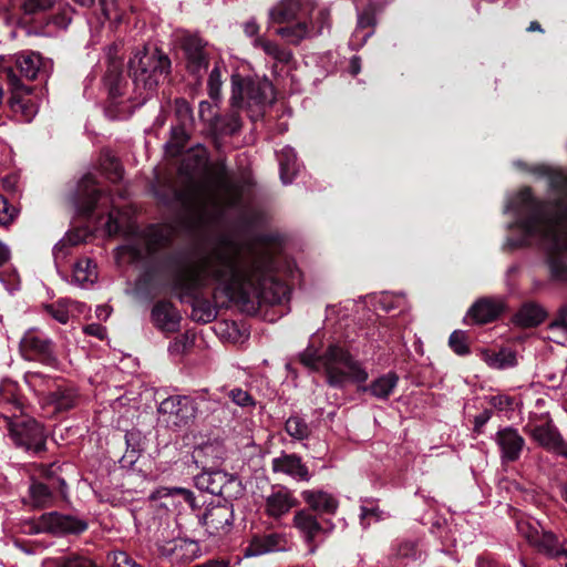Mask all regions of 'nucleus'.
I'll return each mask as SVG.
<instances>
[{"label":"nucleus","mask_w":567,"mask_h":567,"mask_svg":"<svg viewBox=\"0 0 567 567\" xmlns=\"http://www.w3.org/2000/svg\"><path fill=\"white\" fill-rule=\"evenodd\" d=\"M277 262L272 246L244 244L220 234L193 261L179 268L173 287L181 301L193 302L194 320L209 322L215 312L208 303H199L197 297L212 285L229 301L244 307L287 301L290 287L281 280Z\"/></svg>","instance_id":"nucleus-1"},{"label":"nucleus","mask_w":567,"mask_h":567,"mask_svg":"<svg viewBox=\"0 0 567 567\" xmlns=\"http://www.w3.org/2000/svg\"><path fill=\"white\" fill-rule=\"evenodd\" d=\"M548 185L555 193L553 202L535 198L530 188L524 187L512 196L505 210L515 221L511 226L519 236L509 239L513 246L540 243L547 250L548 265L555 280H567V172L545 168Z\"/></svg>","instance_id":"nucleus-2"},{"label":"nucleus","mask_w":567,"mask_h":567,"mask_svg":"<svg viewBox=\"0 0 567 567\" xmlns=\"http://www.w3.org/2000/svg\"><path fill=\"white\" fill-rule=\"evenodd\" d=\"M207 151L198 146L184 158L183 167L192 169V182L185 194L192 218L198 227L219 231L227 206L234 205V187L221 174L207 171Z\"/></svg>","instance_id":"nucleus-3"},{"label":"nucleus","mask_w":567,"mask_h":567,"mask_svg":"<svg viewBox=\"0 0 567 567\" xmlns=\"http://www.w3.org/2000/svg\"><path fill=\"white\" fill-rule=\"evenodd\" d=\"M300 362L313 371L322 372L326 383L334 389H344L349 383L363 384L369 379L363 363L337 343H330L322 351L312 344L308 346L300 353Z\"/></svg>","instance_id":"nucleus-4"},{"label":"nucleus","mask_w":567,"mask_h":567,"mask_svg":"<svg viewBox=\"0 0 567 567\" xmlns=\"http://www.w3.org/2000/svg\"><path fill=\"white\" fill-rule=\"evenodd\" d=\"M171 61L158 49L146 47L137 49L128 60V74L143 102L146 101L164 81L169 72Z\"/></svg>","instance_id":"nucleus-5"},{"label":"nucleus","mask_w":567,"mask_h":567,"mask_svg":"<svg viewBox=\"0 0 567 567\" xmlns=\"http://www.w3.org/2000/svg\"><path fill=\"white\" fill-rule=\"evenodd\" d=\"M231 86L233 106L246 107L251 120L261 116L265 106L271 104L275 100L274 86L267 79H244L239 74H234Z\"/></svg>","instance_id":"nucleus-6"},{"label":"nucleus","mask_w":567,"mask_h":567,"mask_svg":"<svg viewBox=\"0 0 567 567\" xmlns=\"http://www.w3.org/2000/svg\"><path fill=\"white\" fill-rule=\"evenodd\" d=\"M523 430L547 452L567 458V441L564 440L548 413H530Z\"/></svg>","instance_id":"nucleus-7"},{"label":"nucleus","mask_w":567,"mask_h":567,"mask_svg":"<svg viewBox=\"0 0 567 567\" xmlns=\"http://www.w3.org/2000/svg\"><path fill=\"white\" fill-rule=\"evenodd\" d=\"M50 68V62L44 61L38 52L33 51L0 58V74L8 79L7 69H10L13 78L22 79L24 83L47 75Z\"/></svg>","instance_id":"nucleus-8"},{"label":"nucleus","mask_w":567,"mask_h":567,"mask_svg":"<svg viewBox=\"0 0 567 567\" xmlns=\"http://www.w3.org/2000/svg\"><path fill=\"white\" fill-rule=\"evenodd\" d=\"M167 237L158 226H148L117 249L118 261L135 262L155 252L166 243Z\"/></svg>","instance_id":"nucleus-9"},{"label":"nucleus","mask_w":567,"mask_h":567,"mask_svg":"<svg viewBox=\"0 0 567 567\" xmlns=\"http://www.w3.org/2000/svg\"><path fill=\"white\" fill-rule=\"evenodd\" d=\"M157 412L159 420L169 427H184L189 425L196 416L195 401L189 396L173 395L163 400Z\"/></svg>","instance_id":"nucleus-10"},{"label":"nucleus","mask_w":567,"mask_h":567,"mask_svg":"<svg viewBox=\"0 0 567 567\" xmlns=\"http://www.w3.org/2000/svg\"><path fill=\"white\" fill-rule=\"evenodd\" d=\"M22 357L30 361H39L47 365H55L56 357L52 341L38 329H29L20 341Z\"/></svg>","instance_id":"nucleus-11"},{"label":"nucleus","mask_w":567,"mask_h":567,"mask_svg":"<svg viewBox=\"0 0 567 567\" xmlns=\"http://www.w3.org/2000/svg\"><path fill=\"white\" fill-rule=\"evenodd\" d=\"M8 79H4L8 85L10 97L8 100L10 109L22 116L25 121H31L37 114V105L31 96L32 86L24 83L22 79L13 78L10 69Z\"/></svg>","instance_id":"nucleus-12"},{"label":"nucleus","mask_w":567,"mask_h":567,"mask_svg":"<svg viewBox=\"0 0 567 567\" xmlns=\"http://www.w3.org/2000/svg\"><path fill=\"white\" fill-rule=\"evenodd\" d=\"M86 528V522L58 512L42 514L34 523L35 533H51L54 535L81 534Z\"/></svg>","instance_id":"nucleus-13"},{"label":"nucleus","mask_w":567,"mask_h":567,"mask_svg":"<svg viewBox=\"0 0 567 567\" xmlns=\"http://www.w3.org/2000/svg\"><path fill=\"white\" fill-rule=\"evenodd\" d=\"M10 435L16 445L22 446L34 454L45 450L47 433L44 427L35 420L12 425Z\"/></svg>","instance_id":"nucleus-14"},{"label":"nucleus","mask_w":567,"mask_h":567,"mask_svg":"<svg viewBox=\"0 0 567 567\" xmlns=\"http://www.w3.org/2000/svg\"><path fill=\"white\" fill-rule=\"evenodd\" d=\"M293 525L301 534L311 554L317 550L328 534V530L323 528L317 517L306 509L298 511L295 514Z\"/></svg>","instance_id":"nucleus-15"},{"label":"nucleus","mask_w":567,"mask_h":567,"mask_svg":"<svg viewBox=\"0 0 567 567\" xmlns=\"http://www.w3.org/2000/svg\"><path fill=\"white\" fill-rule=\"evenodd\" d=\"M495 442L501 451V458L505 463L517 461L525 446L524 437L511 426L499 430L495 435Z\"/></svg>","instance_id":"nucleus-16"},{"label":"nucleus","mask_w":567,"mask_h":567,"mask_svg":"<svg viewBox=\"0 0 567 567\" xmlns=\"http://www.w3.org/2000/svg\"><path fill=\"white\" fill-rule=\"evenodd\" d=\"M151 320L155 328L168 334L178 331L181 315L172 302L157 301L152 308Z\"/></svg>","instance_id":"nucleus-17"},{"label":"nucleus","mask_w":567,"mask_h":567,"mask_svg":"<svg viewBox=\"0 0 567 567\" xmlns=\"http://www.w3.org/2000/svg\"><path fill=\"white\" fill-rule=\"evenodd\" d=\"M297 505L298 501L293 493L285 486H278L266 497L265 512L269 517L280 518Z\"/></svg>","instance_id":"nucleus-18"},{"label":"nucleus","mask_w":567,"mask_h":567,"mask_svg":"<svg viewBox=\"0 0 567 567\" xmlns=\"http://www.w3.org/2000/svg\"><path fill=\"white\" fill-rule=\"evenodd\" d=\"M308 16L312 20V11L309 12L298 0H281L269 10V22L291 23L307 19Z\"/></svg>","instance_id":"nucleus-19"},{"label":"nucleus","mask_w":567,"mask_h":567,"mask_svg":"<svg viewBox=\"0 0 567 567\" xmlns=\"http://www.w3.org/2000/svg\"><path fill=\"white\" fill-rule=\"evenodd\" d=\"M289 547V539L285 534L271 533L256 536L245 549L248 557L264 555L270 551H281Z\"/></svg>","instance_id":"nucleus-20"},{"label":"nucleus","mask_w":567,"mask_h":567,"mask_svg":"<svg viewBox=\"0 0 567 567\" xmlns=\"http://www.w3.org/2000/svg\"><path fill=\"white\" fill-rule=\"evenodd\" d=\"M207 43L197 35H186L183 40V49L187 59V66L193 73L206 69L208 65Z\"/></svg>","instance_id":"nucleus-21"},{"label":"nucleus","mask_w":567,"mask_h":567,"mask_svg":"<svg viewBox=\"0 0 567 567\" xmlns=\"http://www.w3.org/2000/svg\"><path fill=\"white\" fill-rule=\"evenodd\" d=\"M95 186L96 181L91 174L85 175L78 184L76 205L81 214L85 216L93 214L102 196Z\"/></svg>","instance_id":"nucleus-22"},{"label":"nucleus","mask_w":567,"mask_h":567,"mask_svg":"<svg viewBox=\"0 0 567 567\" xmlns=\"http://www.w3.org/2000/svg\"><path fill=\"white\" fill-rule=\"evenodd\" d=\"M271 466L275 473H282L296 481L308 482L310 480L308 467L296 454H282L276 457L272 460Z\"/></svg>","instance_id":"nucleus-23"},{"label":"nucleus","mask_w":567,"mask_h":567,"mask_svg":"<svg viewBox=\"0 0 567 567\" xmlns=\"http://www.w3.org/2000/svg\"><path fill=\"white\" fill-rule=\"evenodd\" d=\"M233 512L227 505H214L204 512L202 524L210 535L218 534L230 526Z\"/></svg>","instance_id":"nucleus-24"},{"label":"nucleus","mask_w":567,"mask_h":567,"mask_svg":"<svg viewBox=\"0 0 567 567\" xmlns=\"http://www.w3.org/2000/svg\"><path fill=\"white\" fill-rule=\"evenodd\" d=\"M161 553L165 556H173L176 560L188 561L197 558L200 548L197 542L185 538H176L159 547Z\"/></svg>","instance_id":"nucleus-25"},{"label":"nucleus","mask_w":567,"mask_h":567,"mask_svg":"<svg viewBox=\"0 0 567 567\" xmlns=\"http://www.w3.org/2000/svg\"><path fill=\"white\" fill-rule=\"evenodd\" d=\"M306 504L318 514L333 515L339 506L337 497L322 489H307L301 493Z\"/></svg>","instance_id":"nucleus-26"},{"label":"nucleus","mask_w":567,"mask_h":567,"mask_svg":"<svg viewBox=\"0 0 567 567\" xmlns=\"http://www.w3.org/2000/svg\"><path fill=\"white\" fill-rule=\"evenodd\" d=\"M399 380V375L390 371L374 379L369 385L358 384V390L368 392L378 400H388L396 389Z\"/></svg>","instance_id":"nucleus-27"},{"label":"nucleus","mask_w":567,"mask_h":567,"mask_svg":"<svg viewBox=\"0 0 567 567\" xmlns=\"http://www.w3.org/2000/svg\"><path fill=\"white\" fill-rule=\"evenodd\" d=\"M503 310L502 300L482 299L472 306L467 317L476 323H487L495 320Z\"/></svg>","instance_id":"nucleus-28"},{"label":"nucleus","mask_w":567,"mask_h":567,"mask_svg":"<svg viewBox=\"0 0 567 567\" xmlns=\"http://www.w3.org/2000/svg\"><path fill=\"white\" fill-rule=\"evenodd\" d=\"M59 0H23L20 4L22 12V20L25 23H40L42 24L47 19L45 13Z\"/></svg>","instance_id":"nucleus-29"},{"label":"nucleus","mask_w":567,"mask_h":567,"mask_svg":"<svg viewBox=\"0 0 567 567\" xmlns=\"http://www.w3.org/2000/svg\"><path fill=\"white\" fill-rule=\"evenodd\" d=\"M97 280L96 265L89 258L79 259L72 269L71 282L85 288Z\"/></svg>","instance_id":"nucleus-30"},{"label":"nucleus","mask_w":567,"mask_h":567,"mask_svg":"<svg viewBox=\"0 0 567 567\" xmlns=\"http://www.w3.org/2000/svg\"><path fill=\"white\" fill-rule=\"evenodd\" d=\"M532 546L549 558H556L559 556L567 557V550L561 547L557 536L548 530L542 529Z\"/></svg>","instance_id":"nucleus-31"},{"label":"nucleus","mask_w":567,"mask_h":567,"mask_svg":"<svg viewBox=\"0 0 567 567\" xmlns=\"http://www.w3.org/2000/svg\"><path fill=\"white\" fill-rule=\"evenodd\" d=\"M481 359L492 369H507L517 364L516 354L511 349H501L498 352L487 349L481 350Z\"/></svg>","instance_id":"nucleus-32"},{"label":"nucleus","mask_w":567,"mask_h":567,"mask_svg":"<svg viewBox=\"0 0 567 567\" xmlns=\"http://www.w3.org/2000/svg\"><path fill=\"white\" fill-rule=\"evenodd\" d=\"M280 179L284 184H289L295 178L299 164L297 163V155L290 146L282 147L278 154Z\"/></svg>","instance_id":"nucleus-33"},{"label":"nucleus","mask_w":567,"mask_h":567,"mask_svg":"<svg viewBox=\"0 0 567 567\" xmlns=\"http://www.w3.org/2000/svg\"><path fill=\"white\" fill-rule=\"evenodd\" d=\"M547 313L539 305L534 302L525 303L515 315V322L522 327H536L540 324Z\"/></svg>","instance_id":"nucleus-34"},{"label":"nucleus","mask_w":567,"mask_h":567,"mask_svg":"<svg viewBox=\"0 0 567 567\" xmlns=\"http://www.w3.org/2000/svg\"><path fill=\"white\" fill-rule=\"evenodd\" d=\"M276 33L291 44H297L303 40L310 32L307 19L285 23Z\"/></svg>","instance_id":"nucleus-35"},{"label":"nucleus","mask_w":567,"mask_h":567,"mask_svg":"<svg viewBox=\"0 0 567 567\" xmlns=\"http://www.w3.org/2000/svg\"><path fill=\"white\" fill-rule=\"evenodd\" d=\"M76 393L72 389L58 388L55 391H49L45 396V403L53 405L58 411H66L74 406Z\"/></svg>","instance_id":"nucleus-36"},{"label":"nucleus","mask_w":567,"mask_h":567,"mask_svg":"<svg viewBox=\"0 0 567 567\" xmlns=\"http://www.w3.org/2000/svg\"><path fill=\"white\" fill-rule=\"evenodd\" d=\"M358 12V28L357 33L361 30L370 28L374 24V14L377 11L375 0H354Z\"/></svg>","instance_id":"nucleus-37"},{"label":"nucleus","mask_w":567,"mask_h":567,"mask_svg":"<svg viewBox=\"0 0 567 567\" xmlns=\"http://www.w3.org/2000/svg\"><path fill=\"white\" fill-rule=\"evenodd\" d=\"M53 495L43 483L33 481L29 487V504L34 508H44L52 504Z\"/></svg>","instance_id":"nucleus-38"},{"label":"nucleus","mask_w":567,"mask_h":567,"mask_svg":"<svg viewBox=\"0 0 567 567\" xmlns=\"http://www.w3.org/2000/svg\"><path fill=\"white\" fill-rule=\"evenodd\" d=\"M252 43L255 48L261 49L265 52V54L269 55L278 62L287 63L291 59L290 51L279 47L277 43L271 42L267 39L256 37Z\"/></svg>","instance_id":"nucleus-39"},{"label":"nucleus","mask_w":567,"mask_h":567,"mask_svg":"<svg viewBox=\"0 0 567 567\" xmlns=\"http://www.w3.org/2000/svg\"><path fill=\"white\" fill-rule=\"evenodd\" d=\"M175 497H179L187 503H192L194 497L193 493L189 489L183 487H161L156 492L152 494V498H165L166 502L163 503L165 507L169 505L168 501Z\"/></svg>","instance_id":"nucleus-40"},{"label":"nucleus","mask_w":567,"mask_h":567,"mask_svg":"<svg viewBox=\"0 0 567 567\" xmlns=\"http://www.w3.org/2000/svg\"><path fill=\"white\" fill-rule=\"evenodd\" d=\"M24 380L28 386L37 394L41 395L45 402V396L48 395L47 390L50 389V383L52 380L40 372H28L24 375Z\"/></svg>","instance_id":"nucleus-41"},{"label":"nucleus","mask_w":567,"mask_h":567,"mask_svg":"<svg viewBox=\"0 0 567 567\" xmlns=\"http://www.w3.org/2000/svg\"><path fill=\"white\" fill-rule=\"evenodd\" d=\"M214 127L219 130L223 134L233 135L237 133L241 127V121L237 112H231L225 117H216Z\"/></svg>","instance_id":"nucleus-42"},{"label":"nucleus","mask_w":567,"mask_h":567,"mask_svg":"<svg viewBox=\"0 0 567 567\" xmlns=\"http://www.w3.org/2000/svg\"><path fill=\"white\" fill-rule=\"evenodd\" d=\"M285 430L292 439L305 440L309 436L308 424L299 416H290L285 424Z\"/></svg>","instance_id":"nucleus-43"},{"label":"nucleus","mask_w":567,"mask_h":567,"mask_svg":"<svg viewBox=\"0 0 567 567\" xmlns=\"http://www.w3.org/2000/svg\"><path fill=\"white\" fill-rule=\"evenodd\" d=\"M393 555L398 558L417 559L421 553L413 540H398L392 547Z\"/></svg>","instance_id":"nucleus-44"},{"label":"nucleus","mask_w":567,"mask_h":567,"mask_svg":"<svg viewBox=\"0 0 567 567\" xmlns=\"http://www.w3.org/2000/svg\"><path fill=\"white\" fill-rule=\"evenodd\" d=\"M187 126L188 125L177 124L172 127L171 140L167 142L166 146L172 150L173 154L179 153L185 146L188 138Z\"/></svg>","instance_id":"nucleus-45"},{"label":"nucleus","mask_w":567,"mask_h":567,"mask_svg":"<svg viewBox=\"0 0 567 567\" xmlns=\"http://www.w3.org/2000/svg\"><path fill=\"white\" fill-rule=\"evenodd\" d=\"M73 13L74 9L70 4L65 3L56 14H53L50 18L45 19L44 22L45 24H53L58 29L64 30L71 23Z\"/></svg>","instance_id":"nucleus-46"},{"label":"nucleus","mask_w":567,"mask_h":567,"mask_svg":"<svg viewBox=\"0 0 567 567\" xmlns=\"http://www.w3.org/2000/svg\"><path fill=\"white\" fill-rule=\"evenodd\" d=\"M118 62H112L109 71L105 75V81L110 85V95L112 97L120 96L122 94L120 89L121 82V70Z\"/></svg>","instance_id":"nucleus-47"},{"label":"nucleus","mask_w":567,"mask_h":567,"mask_svg":"<svg viewBox=\"0 0 567 567\" xmlns=\"http://www.w3.org/2000/svg\"><path fill=\"white\" fill-rule=\"evenodd\" d=\"M71 305L68 300H59L53 305L45 307L47 311L60 323H66L70 318L69 306Z\"/></svg>","instance_id":"nucleus-48"},{"label":"nucleus","mask_w":567,"mask_h":567,"mask_svg":"<svg viewBox=\"0 0 567 567\" xmlns=\"http://www.w3.org/2000/svg\"><path fill=\"white\" fill-rule=\"evenodd\" d=\"M107 561L111 567H143L135 559H133L127 553L122 550H115L107 555Z\"/></svg>","instance_id":"nucleus-49"},{"label":"nucleus","mask_w":567,"mask_h":567,"mask_svg":"<svg viewBox=\"0 0 567 567\" xmlns=\"http://www.w3.org/2000/svg\"><path fill=\"white\" fill-rule=\"evenodd\" d=\"M175 115L178 124L192 125L193 112L188 102L184 99H177L175 101Z\"/></svg>","instance_id":"nucleus-50"},{"label":"nucleus","mask_w":567,"mask_h":567,"mask_svg":"<svg viewBox=\"0 0 567 567\" xmlns=\"http://www.w3.org/2000/svg\"><path fill=\"white\" fill-rule=\"evenodd\" d=\"M449 344L452 350L458 354L464 355L468 353L467 338L462 331H454L449 339Z\"/></svg>","instance_id":"nucleus-51"},{"label":"nucleus","mask_w":567,"mask_h":567,"mask_svg":"<svg viewBox=\"0 0 567 567\" xmlns=\"http://www.w3.org/2000/svg\"><path fill=\"white\" fill-rule=\"evenodd\" d=\"M208 94L210 99L217 101L220 97L221 74L218 66H215L208 78Z\"/></svg>","instance_id":"nucleus-52"},{"label":"nucleus","mask_w":567,"mask_h":567,"mask_svg":"<svg viewBox=\"0 0 567 567\" xmlns=\"http://www.w3.org/2000/svg\"><path fill=\"white\" fill-rule=\"evenodd\" d=\"M100 7L106 20L120 23L122 14L117 8L115 0H100Z\"/></svg>","instance_id":"nucleus-53"},{"label":"nucleus","mask_w":567,"mask_h":567,"mask_svg":"<svg viewBox=\"0 0 567 567\" xmlns=\"http://www.w3.org/2000/svg\"><path fill=\"white\" fill-rule=\"evenodd\" d=\"M228 396L235 404L241 408H252L256 404L252 396L247 391H244L239 388L231 389L228 393Z\"/></svg>","instance_id":"nucleus-54"},{"label":"nucleus","mask_w":567,"mask_h":567,"mask_svg":"<svg viewBox=\"0 0 567 567\" xmlns=\"http://www.w3.org/2000/svg\"><path fill=\"white\" fill-rule=\"evenodd\" d=\"M517 529L524 536L527 542L533 545L539 533L542 532L537 525H534L527 520H518Z\"/></svg>","instance_id":"nucleus-55"},{"label":"nucleus","mask_w":567,"mask_h":567,"mask_svg":"<svg viewBox=\"0 0 567 567\" xmlns=\"http://www.w3.org/2000/svg\"><path fill=\"white\" fill-rule=\"evenodd\" d=\"M17 216V209L2 195H0V225L7 226Z\"/></svg>","instance_id":"nucleus-56"},{"label":"nucleus","mask_w":567,"mask_h":567,"mask_svg":"<svg viewBox=\"0 0 567 567\" xmlns=\"http://www.w3.org/2000/svg\"><path fill=\"white\" fill-rule=\"evenodd\" d=\"M380 520L383 518V512L379 509L378 506L370 504V505H362L361 506V514L360 519L361 524L363 526H368L370 524L371 519Z\"/></svg>","instance_id":"nucleus-57"},{"label":"nucleus","mask_w":567,"mask_h":567,"mask_svg":"<svg viewBox=\"0 0 567 567\" xmlns=\"http://www.w3.org/2000/svg\"><path fill=\"white\" fill-rule=\"evenodd\" d=\"M225 478V475L221 474L220 472H216L214 474H208V475H203L198 478V484H204V482H210L209 485H206L205 488L210 493V494H221L223 491H221V487L220 486H217L215 484L216 480H219V481H223Z\"/></svg>","instance_id":"nucleus-58"},{"label":"nucleus","mask_w":567,"mask_h":567,"mask_svg":"<svg viewBox=\"0 0 567 567\" xmlns=\"http://www.w3.org/2000/svg\"><path fill=\"white\" fill-rule=\"evenodd\" d=\"M198 114L204 122H213L215 118V115L213 114V106L206 101H202L199 103Z\"/></svg>","instance_id":"nucleus-59"},{"label":"nucleus","mask_w":567,"mask_h":567,"mask_svg":"<svg viewBox=\"0 0 567 567\" xmlns=\"http://www.w3.org/2000/svg\"><path fill=\"white\" fill-rule=\"evenodd\" d=\"M83 331L89 336H94L101 340L105 338L106 329L100 323H91L83 328Z\"/></svg>","instance_id":"nucleus-60"},{"label":"nucleus","mask_w":567,"mask_h":567,"mask_svg":"<svg viewBox=\"0 0 567 567\" xmlns=\"http://www.w3.org/2000/svg\"><path fill=\"white\" fill-rule=\"evenodd\" d=\"M105 228L109 235L117 234L121 229V225L116 219V214L114 210L110 212L107 215V220L105 223Z\"/></svg>","instance_id":"nucleus-61"},{"label":"nucleus","mask_w":567,"mask_h":567,"mask_svg":"<svg viewBox=\"0 0 567 567\" xmlns=\"http://www.w3.org/2000/svg\"><path fill=\"white\" fill-rule=\"evenodd\" d=\"M489 403L492 406L503 411L512 404V399L507 395H494L491 398Z\"/></svg>","instance_id":"nucleus-62"},{"label":"nucleus","mask_w":567,"mask_h":567,"mask_svg":"<svg viewBox=\"0 0 567 567\" xmlns=\"http://www.w3.org/2000/svg\"><path fill=\"white\" fill-rule=\"evenodd\" d=\"M0 281L4 285L6 289L9 291H14L19 287V277L16 271H12L8 276V280H6L2 276H0Z\"/></svg>","instance_id":"nucleus-63"},{"label":"nucleus","mask_w":567,"mask_h":567,"mask_svg":"<svg viewBox=\"0 0 567 567\" xmlns=\"http://www.w3.org/2000/svg\"><path fill=\"white\" fill-rule=\"evenodd\" d=\"M193 567H230L228 560L225 559H210L203 564L195 565Z\"/></svg>","instance_id":"nucleus-64"}]
</instances>
